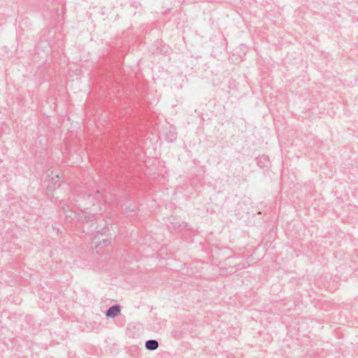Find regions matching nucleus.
I'll use <instances>...</instances> for the list:
<instances>
[{
    "label": "nucleus",
    "mask_w": 358,
    "mask_h": 358,
    "mask_svg": "<svg viewBox=\"0 0 358 358\" xmlns=\"http://www.w3.org/2000/svg\"><path fill=\"white\" fill-rule=\"evenodd\" d=\"M69 201L64 199L60 201V206L65 214V220L71 223L75 217L78 219L84 224L83 231L86 234H93L94 232L103 233L104 229L99 228L97 226L94 227L95 221L94 213L87 212L88 206L94 204V198L90 193L81 191L78 193L76 198L70 199Z\"/></svg>",
    "instance_id": "1"
},
{
    "label": "nucleus",
    "mask_w": 358,
    "mask_h": 358,
    "mask_svg": "<svg viewBox=\"0 0 358 358\" xmlns=\"http://www.w3.org/2000/svg\"><path fill=\"white\" fill-rule=\"evenodd\" d=\"M61 186L60 178L58 175L52 176L49 180V184L48 185V190H57Z\"/></svg>",
    "instance_id": "2"
},
{
    "label": "nucleus",
    "mask_w": 358,
    "mask_h": 358,
    "mask_svg": "<svg viewBox=\"0 0 358 358\" xmlns=\"http://www.w3.org/2000/svg\"><path fill=\"white\" fill-rule=\"evenodd\" d=\"M121 307L120 305H113L110 306L106 313V315L108 317L114 318L120 314Z\"/></svg>",
    "instance_id": "3"
},
{
    "label": "nucleus",
    "mask_w": 358,
    "mask_h": 358,
    "mask_svg": "<svg viewBox=\"0 0 358 358\" xmlns=\"http://www.w3.org/2000/svg\"><path fill=\"white\" fill-rule=\"evenodd\" d=\"M145 346L147 350L153 351L158 348L159 343L157 340L150 339L145 342Z\"/></svg>",
    "instance_id": "4"
},
{
    "label": "nucleus",
    "mask_w": 358,
    "mask_h": 358,
    "mask_svg": "<svg viewBox=\"0 0 358 358\" xmlns=\"http://www.w3.org/2000/svg\"><path fill=\"white\" fill-rule=\"evenodd\" d=\"M110 243V240L103 239V241L99 242V245H96L95 247L96 252L99 253L101 248L102 246L108 245Z\"/></svg>",
    "instance_id": "5"
},
{
    "label": "nucleus",
    "mask_w": 358,
    "mask_h": 358,
    "mask_svg": "<svg viewBox=\"0 0 358 358\" xmlns=\"http://www.w3.org/2000/svg\"><path fill=\"white\" fill-rule=\"evenodd\" d=\"M125 213L129 215V213H135L136 210L134 208L127 207L124 208Z\"/></svg>",
    "instance_id": "6"
}]
</instances>
